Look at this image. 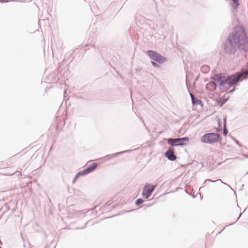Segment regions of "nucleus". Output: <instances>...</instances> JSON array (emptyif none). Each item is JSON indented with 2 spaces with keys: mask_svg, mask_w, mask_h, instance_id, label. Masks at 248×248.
Returning <instances> with one entry per match:
<instances>
[{
  "mask_svg": "<svg viewBox=\"0 0 248 248\" xmlns=\"http://www.w3.org/2000/svg\"><path fill=\"white\" fill-rule=\"evenodd\" d=\"M237 48L245 52L248 51V38L244 29L241 27L230 32L223 43V49L227 54H234Z\"/></svg>",
  "mask_w": 248,
  "mask_h": 248,
  "instance_id": "f257e3e1",
  "label": "nucleus"
},
{
  "mask_svg": "<svg viewBox=\"0 0 248 248\" xmlns=\"http://www.w3.org/2000/svg\"><path fill=\"white\" fill-rule=\"evenodd\" d=\"M248 78L247 71L242 72L233 78L230 75L220 73L211 77L210 83L214 90H216L218 87L220 90L226 91L230 89L235 83L241 82Z\"/></svg>",
  "mask_w": 248,
  "mask_h": 248,
  "instance_id": "f03ea898",
  "label": "nucleus"
},
{
  "mask_svg": "<svg viewBox=\"0 0 248 248\" xmlns=\"http://www.w3.org/2000/svg\"><path fill=\"white\" fill-rule=\"evenodd\" d=\"M146 53L153 60L151 62V63L154 67L159 68L160 64H162L167 61V59L165 57L155 51L148 50L146 51Z\"/></svg>",
  "mask_w": 248,
  "mask_h": 248,
  "instance_id": "7ed1b4c3",
  "label": "nucleus"
},
{
  "mask_svg": "<svg viewBox=\"0 0 248 248\" xmlns=\"http://www.w3.org/2000/svg\"><path fill=\"white\" fill-rule=\"evenodd\" d=\"M221 135L216 132H209L205 133L201 137V141L203 143L213 144L220 142L222 140Z\"/></svg>",
  "mask_w": 248,
  "mask_h": 248,
  "instance_id": "20e7f679",
  "label": "nucleus"
},
{
  "mask_svg": "<svg viewBox=\"0 0 248 248\" xmlns=\"http://www.w3.org/2000/svg\"><path fill=\"white\" fill-rule=\"evenodd\" d=\"M167 143L171 146H183L185 142H188L189 138L184 137L180 138L171 139L169 138L166 139Z\"/></svg>",
  "mask_w": 248,
  "mask_h": 248,
  "instance_id": "39448f33",
  "label": "nucleus"
},
{
  "mask_svg": "<svg viewBox=\"0 0 248 248\" xmlns=\"http://www.w3.org/2000/svg\"><path fill=\"white\" fill-rule=\"evenodd\" d=\"M155 189V186L151 184H146L143 188L142 197L146 199H148L152 195Z\"/></svg>",
  "mask_w": 248,
  "mask_h": 248,
  "instance_id": "423d86ee",
  "label": "nucleus"
},
{
  "mask_svg": "<svg viewBox=\"0 0 248 248\" xmlns=\"http://www.w3.org/2000/svg\"><path fill=\"white\" fill-rule=\"evenodd\" d=\"M174 150L173 149L169 148L165 153V157H166L170 161H175L177 159V156L174 155Z\"/></svg>",
  "mask_w": 248,
  "mask_h": 248,
  "instance_id": "0eeeda50",
  "label": "nucleus"
},
{
  "mask_svg": "<svg viewBox=\"0 0 248 248\" xmlns=\"http://www.w3.org/2000/svg\"><path fill=\"white\" fill-rule=\"evenodd\" d=\"M98 166V164L97 163L94 162L91 164H89L87 167L83 169V171L85 173L86 175L90 174V173L93 171Z\"/></svg>",
  "mask_w": 248,
  "mask_h": 248,
  "instance_id": "6e6552de",
  "label": "nucleus"
},
{
  "mask_svg": "<svg viewBox=\"0 0 248 248\" xmlns=\"http://www.w3.org/2000/svg\"><path fill=\"white\" fill-rule=\"evenodd\" d=\"M190 96L191 98L192 103L193 105H200L202 106V103L201 100L199 99L197 97H194V95L191 93H190Z\"/></svg>",
  "mask_w": 248,
  "mask_h": 248,
  "instance_id": "1a4fd4ad",
  "label": "nucleus"
},
{
  "mask_svg": "<svg viewBox=\"0 0 248 248\" xmlns=\"http://www.w3.org/2000/svg\"><path fill=\"white\" fill-rule=\"evenodd\" d=\"M118 156H119L118 153H116L114 154L106 155V156L103 157L101 159H103L104 161H107Z\"/></svg>",
  "mask_w": 248,
  "mask_h": 248,
  "instance_id": "9d476101",
  "label": "nucleus"
},
{
  "mask_svg": "<svg viewBox=\"0 0 248 248\" xmlns=\"http://www.w3.org/2000/svg\"><path fill=\"white\" fill-rule=\"evenodd\" d=\"M86 175L83 170L79 171L77 174L75 175L73 181L72 183L75 184L77 180L80 177L82 176Z\"/></svg>",
  "mask_w": 248,
  "mask_h": 248,
  "instance_id": "9b49d317",
  "label": "nucleus"
},
{
  "mask_svg": "<svg viewBox=\"0 0 248 248\" xmlns=\"http://www.w3.org/2000/svg\"><path fill=\"white\" fill-rule=\"evenodd\" d=\"M210 70V68L209 66H208L207 65H202L201 68V72L204 74L207 73L208 72H209Z\"/></svg>",
  "mask_w": 248,
  "mask_h": 248,
  "instance_id": "f8f14e48",
  "label": "nucleus"
},
{
  "mask_svg": "<svg viewBox=\"0 0 248 248\" xmlns=\"http://www.w3.org/2000/svg\"><path fill=\"white\" fill-rule=\"evenodd\" d=\"M50 16V14L47 12H45V16L41 15L39 18V20L38 21V25H40L41 20H45L46 19H48V16Z\"/></svg>",
  "mask_w": 248,
  "mask_h": 248,
  "instance_id": "ddd939ff",
  "label": "nucleus"
},
{
  "mask_svg": "<svg viewBox=\"0 0 248 248\" xmlns=\"http://www.w3.org/2000/svg\"><path fill=\"white\" fill-rule=\"evenodd\" d=\"M144 201L141 198H138L135 201V204L137 206H139L144 202Z\"/></svg>",
  "mask_w": 248,
  "mask_h": 248,
  "instance_id": "4468645a",
  "label": "nucleus"
},
{
  "mask_svg": "<svg viewBox=\"0 0 248 248\" xmlns=\"http://www.w3.org/2000/svg\"><path fill=\"white\" fill-rule=\"evenodd\" d=\"M132 151H133V150L129 149V150H125V151H122V152H118V153L119 155H123L124 153H130Z\"/></svg>",
  "mask_w": 248,
  "mask_h": 248,
  "instance_id": "2eb2a0df",
  "label": "nucleus"
},
{
  "mask_svg": "<svg viewBox=\"0 0 248 248\" xmlns=\"http://www.w3.org/2000/svg\"><path fill=\"white\" fill-rule=\"evenodd\" d=\"M221 181L222 183H223L224 184H226L225 183H224L222 182V181H221V180H220V179H217V180H215V181H213V180H211V179H206V180L204 181V182H203V183L202 185H205L206 182H216V181Z\"/></svg>",
  "mask_w": 248,
  "mask_h": 248,
  "instance_id": "dca6fc26",
  "label": "nucleus"
},
{
  "mask_svg": "<svg viewBox=\"0 0 248 248\" xmlns=\"http://www.w3.org/2000/svg\"><path fill=\"white\" fill-rule=\"evenodd\" d=\"M226 102V101H222L220 99H218L217 100V105H218L220 107H221L223 105V104Z\"/></svg>",
  "mask_w": 248,
  "mask_h": 248,
  "instance_id": "f3484780",
  "label": "nucleus"
},
{
  "mask_svg": "<svg viewBox=\"0 0 248 248\" xmlns=\"http://www.w3.org/2000/svg\"><path fill=\"white\" fill-rule=\"evenodd\" d=\"M228 129L227 128V126L225 125V126H223V135L224 136H226L228 134Z\"/></svg>",
  "mask_w": 248,
  "mask_h": 248,
  "instance_id": "a211bd4d",
  "label": "nucleus"
},
{
  "mask_svg": "<svg viewBox=\"0 0 248 248\" xmlns=\"http://www.w3.org/2000/svg\"><path fill=\"white\" fill-rule=\"evenodd\" d=\"M237 82L236 83H235L234 84H233L232 85H235V86H236V84L237 83ZM236 90V88H235V86H234L233 87V88L230 90L229 91V93H233Z\"/></svg>",
  "mask_w": 248,
  "mask_h": 248,
  "instance_id": "6ab92c4d",
  "label": "nucleus"
},
{
  "mask_svg": "<svg viewBox=\"0 0 248 248\" xmlns=\"http://www.w3.org/2000/svg\"><path fill=\"white\" fill-rule=\"evenodd\" d=\"M232 139L235 142V143L237 144V145L239 147H241L242 145L239 143L238 140H237L235 138L231 136Z\"/></svg>",
  "mask_w": 248,
  "mask_h": 248,
  "instance_id": "aec40b11",
  "label": "nucleus"
},
{
  "mask_svg": "<svg viewBox=\"0 0 248 248\" xmlns=\"http://www.w3.org/2000/svg\"><path fill=\"white\" fill-rule=\"evenodd\" d=\"M223 126H227V117L223 118Z\"/></svg>",
  "mask_w": 248,
  "mask_h": 248,
  "instance_id": "412c9836",
  "label": "nucleus"
},
{
  "mask_svg": "<svg viewBox=\"0 0 248 248\" xmlns=\"http://www.w3.org/2000/svg\"><path fill=\"white\" fill-rule=\"evenodd\" d=\"M218 127L220 128L222 126V122L220 120H218L217 121Z\"/></svg>",
  "mask_w": 248,
  "mask_h": 248,
  "instance_id": "4be33fe9",
  "label": "nucleus"
},
{
  "mask_svg": "<svg viewBox=\"0 0 248 248\" xmlns=\"http://www.w3.org/2000/svg\"><path fill=\"white\" fill-rule=\"evenodd\" d=\"M10 1L8 0H0V3H6Z\"/></svg>",
  "mask_w": 248,
  "mask_h": 248,
  "instance_id": "5701e85b",
  "label": "nucleus"
},
{
  "mask_svg": "<svg viewBox=\"0 0 248 248\" xmlns=\"http://www.w3.org/2000/svg\"><path fill=\"white\" fill-rule=\"evenodd\" d=\"M234 223H235V222H234V223H230V224H229L227 225V226H225V227L223 228V230H224V229H225L227 226H229L232 225H233Z\"/></svg>",
  "mask_w": 248,
  "mask_h": 248,
  "instance_id": "b1692460",
  "label": "nucleus"
},
{
  "mask_svg": "<svg viewBox=\"0 0 248 248\" xmlns=\"http://www.w3.org/2000/svg\"><path fill=\"white\" fill-rule=\"evenodd\" d=\"M187 194H188V195H191V196H192V197L193 198H195V196H193L192 195H191L190 194H189L186 190H185Z\"/></svg>",
  "mask_w": 248,
  "mask_h": 248,
  "instance_id": "393cba45",
  "label": "nucleus"
},
{
  "mask_svg": "<svg viewBox=\"0 0 248 248\" xmlns=\"http://www.w3.org/2000/svg\"><path fill=\"white\" fill-rule=\"evenodd\" d=\"M89 221H90V220H89L88 221H87V222L85 224V225H84V227H83V228H81V229H83V228H84L86 227V226L87 225V224L89 222Z\"/></svg>",
  "mask_w": 248,
  "mask_h": 248,
  "instance_id": "a878e982",
  "label": "nucleus"
},
{
  "mask_svg": "<svg viewBox=\"0 0 248 248\" xmlns=\"http://www.w3.org/2000/svg\"><path fill=\"white\" fill-rule=\"evenodd\" d=\"M242 213H240V214H239V216H238V218H237V220H238V219L240 218V217H241V216H242Z\"/></svg>",
  "mask_w": 248,
  "mask_h": 248,
  "instance_id": "bb28decb",
  "label": "nucleus"
},
{
  "mask_svg": "<svg viewBox=\"0 0 248 248\" xmlns=\"http://www.w3.org/2000/svg\"><path fill=\"white\" fill-rule=\"evenodd\" d=\"M139 118L143 122L144 124H145V123H144L142 118L141 117H140Z\"/></svg>",
  "mask_w": 248,
  "mask_h": 248,
  "instance_id": "cd10ccee",
  "label": "nucleus"
},
{
  "mask_svg": "<svg viewBox=\"0 0 248 248\" xmlns=\"http://www.w3.org/2000/svg\"><path fill=\"white\" fill-rule=\"evenodd\" d=\"M66 91L64 92V98L65 97Z\"/></svg>",
  "mask_w": 248,
  "mask_h": 248,
  "instance_id": "c85d7f7f",
  "label": "nucleus"
},
{
  "mask_svg": "<svg viewBox=\"0 0 248 248\" xmlns=\"http://www.w3.org/2000/svg\"><path fill=\"white\" fill-rule=\"evenodd\" d=\"M2 241H1V240H0V246L2 245Z\"/></svg>",
  "mask_w": 248,
  "mask_h": 248,
  "instance_id": "c756f323",
  "label": "nucleus"
},
{
  "mask_svg": "<svg viewBox=\"0 0 248 248\" xmlns=\"http://www.w3.org/2000/svg\"><path fill=\"white\" fill-rule=\"evenodd\" d=\"M90 46L89 45H87L86 46V47H88V46Z\"/></svg>",
  "mask_w": 248,
  "mask_h": 248,
  "instance_id": "7c9ffc66",
  "label": "nucleus"
},
{
  "mask_svg": "<svg viewBox=\"0 0 248 248\" xmlns=\"http://www.w3.org/2000/svg\"><path fill=\"white\" fill-rule=\"evenodd\" d=\"M94 208H92L91 210H94Z\"/></svg>",
  "mask_w": 248,
  "mask_h": 248,
  "instance_id": "2f4dec72",
  "label": "nucleus"
},
{
  "mask_svg": "<svg viewBox=\"0 0 248 248\" xmlns=\"http://www.w3.org/2000/svg\"><path fill=\"white\" fill-rule=\"evenodd\" d=\"M140 69H137L136 70L138 71V70H140Z\"/></svg>",
  "mask_w": 248,
  "mask_h": 248,
  "instance_id": "473e14b6",
  "label": "nucleus"
},
{
  "mask_svg": "<svg viewBox=\"0 0 248 248\" xmlns=\"http://www.w3.org/2000/svg\"><path fill=\"white\" fill-rule=\"evenodd\" d=\"M221 231H220V232H218V233H221Z\"/></svg>",
  "mask_w": 248,
  "mask_h": 248,
  "instance_id": "72a5a7b5",
  "label": "nucleus"
},
{
  "mask_svg": "<svg viewBox=\"0 0 248 248\" xmlns=\"http://www.w3.org/2000/svg\"><path fill=\"white\" fill-rule=\"evenodd\" d=\"M0 248H1V246H0Z\"/></svg>",
  "mask_w": 248,
  "mask_h": 248,
  "instance_id": "f704fd0d",
  "label": "nucleus"
},
{
  "mask_svg": "<svg viewBox=\"0 0 248 248\" xmlns=\"http://www.w3.org/2000/svg\"><path fill=\"white\" fill-rule=\"evenodd\" d=\"M247 65H248V63H247Z\"/></svg>",
  "mask_w": 248,
  "mask_h": 248,
  "instance_id": "c9c22d12",
  "label": "nucleus"
}]
</instances>
